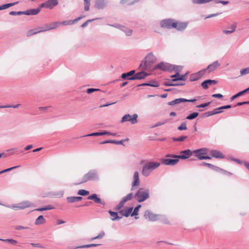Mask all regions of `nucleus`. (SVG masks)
Masks as SVG:
<instances>
[{"label":"nucleus","mask_w":249,"mask_h":249,"mask_svg":"<svg viewBox=\"0 0 249 249\" xmlns=\"http://www.w3.org/2000/svg\"><path fill=\"white\" fill-rule=\"evenodd\" d=\"M160 164V163L155 161H148L144 163L142 166V175L145 177H148L153 170L159 167Z\"/></svg>","instance_id":"obj_1"},{"label":"nucleus","mask_w":249,"mask_h":249,"mask_svg":"<svg viewBox=\"0 0 249 249\" xmlns=\"http://www.w3.org/2000/svg\"><path fill=\"white\" fill-rule=\"evenodd\" d=\"M156 61V57L153 53H149L145 56L144 60L140 64L139 67L142 70H149Z\"/></svg>","instance_id":"obj_2"},{"label":"nucleus","mask_w":249,"mask_h":249,"mask_svg":"<svg viewBox=\"0 0 249 249\" xmlns=\"http://www.w3.org/2000/svg\"><path fill=\"white\" fill-rule=\"evenodd\" d=\"M150 196L149 190L145 188H140L134 196L138 202H142L147 199Z\"/></svg>","instance_id":"obj_3"},{"label":"nucleus","mask_w":249,"mask_h":249,"mask_svg":"<svg viewBox=\"0 0 249 249\" xmlns=\"http://www.w3.org/2000/svg\"><path fill=\"white\" fill-rule=\"evenodd\" d=\"M99 179L98 172L95 169L90 170L84 175L80 183H83L89 180L97 181Z\"/></svg>","instance_id":"obj_4"},{"label":"nucleus","mask_w":249,"mask_h":249,"mask_svg":"<svg viewBox=\"0 0 249 249\" xmlns=\"http://www.w3.org/2000/svg\"><path fill=\"white\" fill-rule=\"evenodd\" d=\"M58 23L57 22H53L50 24H47L46 25L47 28L46 29H43V28H41V29L40 30H37L36 29H34L30 30L28 31L27 32V36H30L34 35H36L37 33L42 32H45L50 30L56 28H57Z\"/></svg>","instance_id":"obj_5"},{"label":"nucleus","mask_w":249,"mask_h":249,"mask_svg":"<svg viewBox=\"0 0 249 249\" xmlns=\"http://www.w3.org/2000/svg\"><path fill=\"white\" fill-rule=\"evenodd\" d=\"M177 155L173 154H168L166 155V157L172 158L174 159H164L161 160L162 164L166 165H174L177 164L179 161V158L175 157Z\"/></svg>","instance_id":"obj_6"},{"label":"nucleus","mask_w":249,"mask_h":249,"mask_svg":"<svg viewBox=\"0 0 249 249\" xmlns=\"http://www.w3.org/2000/svg\"><path fill=\"white\" fill-rule=\"evenodd\" d=\"M160 25L164 28L171 29L175 28L177 24L175 20L168 18L162 20L160 22Z\"/></svg>","instance_id":"obj_7"},{"label":"nucleus","mask_w":249,"mask_h":249,"mask_svg":"<svg viewBox=\"0 0 249 249\" xmlns=\"http://www.w3.org/2000/svg\"><path fill=\"white\" fill-rule=\"evenodd\" d=\"M33 205V204L30 203L28 201H24L21 202L17 204H13L12 205H10V207L9 208H12L14 210H23L25 208L31 207Z\"/></svg>","instance_id":"obj_8"},{"label":"nucleus","mask_w":249,"mask_h":249,"mask_svg":"<svg viewBox=\"0 0 249 249\" xmlns=\"http://www.w3.org/2000/svg\"><path fill=\"white\" fill-rule=\"evenodd\" d=\"M138 115L134 114L132 116L129 114H126L124 115L121 120V123H123L126 121H129L132 124H135L137 123Z\"/></svg>","instance_id":"obj_9"},{"label":"nucleus","mask_w":249,"mask_h":249,"mask_svg":"<svg viewBox=\"0 0 249 249\" xmlns=\"http://www.w3.org/2000/svg\"><path fill=\"white\" fill-rule=\"evenodd\" d=\"M58 4V0H48L40 4V7L52 9Z\"/></svg>","instance_id":"obj_10"},{"label":"nucleus","mask_w":249,"mask_h":249,"mask_svg":"<svg viewBox=\"0 0 249 249\" xmlns=\"http://www.w3.org/2000/svg\"><path fill=\"white\" fill-rule=\"evenodd\" d=\"M171 64L167 63L160 62L155 66L154 69H159L163 71H170Z\"/></svg>","instance_id":"obj_11"},{"label":"nucleus","mask_w":249,"mask_h":249,"mask_svg":"<svg viewBox=\"0 0 249 249\" xmlns=\"http://www.w3.org/2000/svg\"><path fill=\"white\" fill-rule=\"evenodd\" d=\"M180 155L175 156L182 160H185L190 157L193 155V151L190 149H186L180 152Z\"/></svg>","instance_id":"obj_12"},{"label":"nucleus","mask_w":249,"mask_h":249,"mask_svg":"<svg viewBox=\"0 0 249 249\" xmlns=\"http://www.w3.org/2000/svg\"><path fill=\"white\" fill-rule=\"evenodd\" d=\"M159 215L153 213L150 210H146L144 214L145 218L151 221H155L158 220Z\"/></svg>","instance_id":"obj_13"},{"label":"nucleus","mask_w":249,"mask_h":249,"mask_svg":"<svg viewBox=\"0 0 249 249\" xmlns=\"http://www.w3.org/2000/svg\"><path fill=\"white\" fill-rule=\"evenodd\" d=\"M206 71V69H203L196 73L191 74L190 75V81L193 82L198 80L203 75Z\"/></svg>","instance_id":"obj_14"},{"label":"nucleus","mask_w":249,"mask_h":249,"mask_svg":"<svg viewBox=\"0 0 249 249\" xmlns=\"http://www.w3.org/2000/svg\"><path fill=\"white\" fill-rule=\"evenodd\" d=\"M196 101V99L194 98L193 99H186L184 98H178L172 101L169 102L168 105L169 106H173L174 105L179 104L181 102H194Z\"/></svg>","instance_id":"obj_15"},{"label":"nucleus","mask_w":249,"mask_h":249,"mask_svg":"<svg viewBox=\"0 0 249 249\" xmlns=\"http://www.w3.org/2000/svg\"><path fill=\"white\" fill-rule=\"evenodd\" d=\"M107 0H95L94 6L98 9H103L107 6Z\"/></svg>","instance_id":"obj_16"},{"label":"nucleus","mask_w":249,"mask_h":249,"mask_svg":"<svg viewBox=\"0 0 249 249\" xmlns=\"http://www.w3.org/2000/svg\"><path fill=\"white\" fill-rule=\"evenodd\" d=\"M88 199L92 200L94 202L98 204H100L103 205V206H105L106 203L105 201L102 200L100 198H99L97 195L96 194H93L89 196L88 197Z\"/></svg>","instance_id":"obj_17"},{"label":"nucleus","mask_w":249,"mask_h":249,"mask_svg":"<svg viewBox=\"0 0 249 249\" xmlns=\"http://www.w3.org/2000/svg\"><path fill=\"white\" fill-rule=\"evenodd\" d=\"M207 149L206 148H200L193 151V154H195V156L200 160H202L200 159L201 157H203L207 154Z\"/></svg>","instance_id":"obj_18"},{"label":"nucleus","mask_w":249,"mask_h":249,"mask_svg":"<svg viewBox=\"0 0 249 249\" xmlns=\"http://www.w3.org/2000/svg\"><path fill=\"white\" fill-rule=\"evenodd\" d=\"M140 184V181L139 179V174L138 171H135L133 175V181L132 182V186L131 190H134L135 187L139 186Z\"/></svg>","instance_id":"obj_19"},{"label":"nucleus","mask_w":249,"mask_h":249,"mask_svg":"<svg viewBox=\"0 0 249 249\" xmlns=\"http://www.w3.org/2000/svg\"><path fill=\"white\" fill-rule=\"evenodd\" d=\"M149 75V73H147V72H144L143 71H142L135 74L134 76H132L130 78H131V79H133V80H141L144 79L146 76H148Z\"/></svg>","instance_id":"obj_20"},{"label":"nucleus","mask_w":249,"mask_h":249,"mask_svg":"<svg viewBox=\"0 0 249 249\" xmlns=\"http://www.w3.org/2000/svg\"><path fill=\"white\" fill-rule=\"evenodd\" d=\"M220 64L219 62L218 61H215L213 63L209 65L205 69H206V71L208 70V73H210L215 71L217 68L220 67Z\"/></svg>","instance_id":"obj_21"},{"label":"nucleus","mask_w":249,"mask_h":249,"mask_svg":"<svg viewBox=\"0 0 249 249\" xmlns=\"http://www.w3.org/2000/svg\"><path fill=\"white\" fill-rule=\"evenodd\" d=\"M40 5L36 9H31L24 11L25 15H36L39 13L40 11L41 8Z\"/></svg>","instance_id":"obj_22"},{"label":"nucleus","mask_w":249,"mask_h":249,"mask_svg":"<svg viewBox=\"0 0 249 249\" xmlns=\"http://www.w3.org/2000/svg\"><path fill=\"white\" fill-rule=\"evenodd\" d=\"M133 209V207H129L127 209H123L119 211V213L122 215V216L125 217H128L130 215H131V213Z\"/></svg>","instance_id":"obj_23"},{"label":"nucleus","mask_w":249,"mask_h":249,"mask_svg":"<svg viewBox=\"0 0 249 249\" xmlns=\"http://www.w3.org/2000/svg\"><path fill=\"white\" fill-rule=\"evenodd\" d=\"M128 139H125V140H122L121 141H117L115 140H107L103 142H100V144H105V143H114L116 144H124V142L127 141Z\"/></svg>","instance_id":"obj_24"},{"label":"nucleus","mask_w":249,"mask_h":249,"mask_svg":"<svg viewBox=\"0 0 249 249\" xmlns=\"http://www.w3.org/2000/svg\"><path fill=\"white\" fill-rule=\"evenodd\" d=\"M210 155L212 157H214L217 159H223L225 156L223 154L219 151L216 150H212L210 152Z\"/></svg>","instance_id":"obj_25"},{"label":"nucleus","mask_w":249,"mask_h":249,"mask_svg":"<svg viewBox=\"0 0 249 249\" xmlns=\"http://www.w3.org/2000/svg\"><path fill=\"white\" fill-rule=\"evenodd\" d=\"M216 83H217V81L215 80L208 79V80L204 81L201 83V86L202 87V88L204 89H206L208 88L209 85H211L212 84H216Z\"/></svg>","instance_id":"obj_26"},{"label":"nucleus","mask_w":249,"mask_h":249,"mask_svg":"<svg viewBox=\"0 0 249 249\" xmlns=\"http://www.w3.org/2000/svg\"><path fill=\"white\" fill-rule=\"evenodd\" d=\"M177 81H172V79H169L164 83V85L165 86H179L185 85V83H174Z\"/></svg>","instance_id":"obj_27"},{"label":"nucleus","mask_w":249,"mask_h":249,"mask_svg":"<svg viewBox=\"0 0 249 249\" xmlns=\"http://www.w3.org/2000/svg\"><path fill=\"white\" fill-rule=\"evenodd\" d=\"M176 24L177 26L175 28L180 31L185 30L188 25L187 22H176Z\"/></svg>","instance_id":"obj_28"},{"label":"nucleus","mask_w":249,"mask_h":249,"mask_svg":"<svg viewBox=\"0 0 249 249\" xmlns=\"http://www.w3.org/2000/svg\"><path fill=\"white\" fill-rule=\"evenodd\" d=\"M108 213L110 215V219L112 221L119 220L122 218V216H119L118 215V213L116 212H113L111 210L108 211Z\"/></svg>","instance_id":"obj_29"},{"label":"nucleus","mask_w":249,"mask_h":249,"mask_svg":"<svg viewBox=\"0 0 249 249\" xmlns=\"http://www.w3.org/2000/svg\"><path fill=\"white\" fill-rule=\"evenodd\" d=\"M222 110H219L218 108H216L214 109L213 111H209L206 112H205L203 114V116L206 117H208L216 114L220 113L222 112Z\"/></svg>","instance_id":"obj_30"},{"label":"nucleus","mask_w":249,"mask_h":249,"mask_svg":"<svg viewBox=\"0 0 249 249\" xmlns=\"http://www.w3.org/2000/svg\"><path fill=\"white\" fill-rule=\"evenodd\" d=\"M82 198L81 196H69L67 198V200L69 203H72L80 201Z\"/></svg>","instance_id":"obj_31"},{"label":"nucleus","mask_w":249,"mask_h":249,"mask_svg":"<svg viewBox=\"0 0 249 249\" xmlns=\"http://www.w3.org/2000/svg\"><path fill=\"white\" fill-rule=\"evenodd\" d=\"M78 21H79V19H74V20H65L62 22H60V23L57 22L58 24H57V27L58 26L59 24H62L63 25H72L73 24L76 23Z\"/></svg>","instance_id":"obj_32"},{"label":"nucleus","mask_w":249,"mask_h":249,"mask_svg":"<svg viewBox=\"0 0 249 249\" xmlns=\"http://www.w3.org/2000/svg\"><path fill=\"white\" fill-rule=\"evenodd\" d=\"M182 67L180 66L174 65L171 64L170 71H174L176 73H178L182 71Z\"/></svg>","instance_id":"obj_33"},{"label":"nucleus","mask_w":249,"mask_h":249,"mask_svg":"<svg viewBox=\"0 0 249 249\" xmlns=\"http://www.w3.org/2000/svg\"><path fill=\"white\" fill-rule=\"evenodd\" d=\"M45 223V219L43 215L39 216L35 221V224L36 225H39L43 224Z\"/></svg>","instance_id":"obj_34"},{"label":"nucleus","mask_w":249,"mask_h":249,"mask_svg":"<svg viewBox=\"0 0 249 249\" xmlns=\"http://www.w3.org/2000/svg\"><path fill=\"white\" fill-rule=\"evenodd\" d=\"M213 0H192V2L195 4H202L213 1Z\"/></svg>","instance_id":"obj_35"},{"label":"nucleus","mask_w":249,"mask_h":249,"mask_svg":"<svg viewBox=\"0 0 249 249\" xmlns=\"http://www.w3.org/2000/svg\"><path fill=\"white\" fill-rule=\"evenodd\" d=\"M141 207V205H138L137 207H136L134 211L132 213H131V216H135V219H137L139 217L136 216L137 215H138V211L139 210V209Z\"/></svg>","instance_id":"obj_36"},{"label":"nucleus","mask_w":249,"mask_h":249,"mask_svg":"<svg viewBox=\"0 0 249 249\" xmlns=\"http://www.w3.org/2000/svg\"><path fill=\"white\" fill-rule=\"evenodd\" d=\"M134 196V195L132 193H130L127 195L126 196H124L122 198V200L125 203L126 201L130 200Z\"/></svg>","instance_id":"obj_37"},{"label":"nucleus","mask_w":249,"mask_h":249,"mask_svg":"<svg viewBox=\"0 0 249 249\" xmlns=\"http://www.w3.org/2000/svg\"><path fill=\"white\" fill-rule=\"evenodd\" d=\"M121 77L123 80H133V79L130 78L131 77V76L130 75L128 72L122 73Z\"/></svg>","instance_id":"obj_38"},{"label":"nucleus","mask_w":249,"mask_h":249,"mask_svg":"<svg viewBox=\"0 0 249 249\" xmlns=\"http://www.w3.org/2000/svg\"><path fill=\"white\" fill-rule=\"evenodd\" d=\"M18 2L17 1V2H13V3H9L5 4L4 5L0 6L1 9V10L7 9L11 6H14V5L18 4Z\"/></svg>","instance_id":"obj_39"},{"label":"nucleus","mask_w":249,"mask_h":249,"mask_svg":"<svg viewBox=\"0 0 249 249\" xmlns=\"http://www.w3.org/2000/svg\"><path fill=\"white\" fill-rule=\"evenodd\" d=\"M187 73L182 75L179 74V77L176 79H172V81H185L187 79Z\"/></svg>","instance_id":"obj_40"},{"label":"nucleus","mask_w":249,"mask_h":249,"mask_svg":"<svg viewBox=\"0 0 249 249\" xmlns=\"http://www.w3.org/2000/svg\"><path fill=\"white\" fill-rule=\"evenodd\" d=\"M77 194L82 196H86L89 194V192L86 190L81 189L78 190Z\"/></svg>","instance_id":"obj_41"},{"label":"nucleus","mask_w":249,"mask_h":249,"mask_svg":"<svg viewBox=\"0 0 249 249\" xmlns=\"http://www.w3.org/2000/svg\"><path fill=\"white\" fill-rule=\"evenodd\" d=\"M125 203L121 200L118 205H117L114 208V210L116 211H120L124 207Z\"/></svg>","instance_id":"obj_42"},{"label":"nucleus","mask_w":249,"mask_h":249,"mask_svg":"<svg viewBox=\"0 0 249 249\" xmlns=\"http://www.w3.org/2000/svg\"><path fill=\"white\" fill-rule=\"evenodd\" d=\"M187 136H182L178 138L173 137L172 138V140L174 142H183L186 139H187Z\"/></svg>","instance_id":"obj_43"},{"label":"nucleus","mask_w":249,"mask_h":249,"mask_svg":"<svg viewBox=\"0 0 249 249\" xmlns=\"http://www.w3.org/2000/svg\"><path fill=\"white\" fill-rule=\"evenodd\" d=\"M246 91H245V89L242 90V91H241L240 92H239L238 93H237V94H235L234 95L232 96L231 98V101L233 100L234 99H235V98H237L238 97H239L242 95H243L244 94L246 93Z\"/></svg>","instance_id":"obj_44"},{"label":"nucleus","mask_w":249,"mask_h":249,"mask_svg":"<svg viewBox=\"0 0 249 249\" xmlns=\"http://www.w3.org/2000/svg\"><path fill=\"white\" fill-rule=\"evenodd\" d=\"M0 240L4 241L5 242L9 243L14 245H16L18 243L17 240H15L13 239H0Z\"/></svg>","instance_id":"obj_45"},{"label":"nucleus","mask_w":249,"mask_h":249,"mask_svg":"<svg viewBox=\"0 0 249 249\" xmlns=\"http://www.w3.org/2000/svg\"><path fill=\"white\" fill-rule=\"evenodd\" d=\"M105 133H103V132H94L89 134H88L85 136H82V137H90V136H99L104 135Z\"/></svg>","instance_id":"obj_46"},{"label":"nucleus","mask_w":249,"mask_h":249,"mask_svg":"<svg viewBox=\"0 0 249 249\" xmlns=\"http://www.w3.org/2000/svg\"><path fill=\"white\" fill-rule=\"evenodd\" d=\"M90 0H84L85 11H88L89 10Z\"/></svg>","instance_id":"obj_47"},{"label":"nucleus","mask_w":249,"mask_h":249,"mask_svg":"<svg viewBox=\"0 0 249 249\" xmlns=\"http://www.w3.org/2000/svg\"><path fill=\"white\" fill-rule=\"evenodd\" d=\"M198 115V113L197 112H193L188 116H187L186 119L188 120H193L196 118Z\"/></svg>","instance_id":"obj_48"},{"label":"nucleus","mask_w":249,"mask_h":249,"mask_svg":"<svg viewBox=\"0 0 249 249\" xmlns=\"http://www.w3.org/2000/svg\"><path fill=\"white\" fill-rule=\"evenodd\" d=\"M101 244H88V245H82L80 246V247L81 248H88L90 247H95L99 246H100Z\"/></svg>","instance_id":"obj_49"},{"label":"nucleus","mask_w":249,"mask_h":249,"mask_svg":"<svg viewBox=\"0 0 249 249\" xmlns=\"http://www.w3.org/2000/svg\"><path fill=\"white\" fill-rule=\"evenodd\" d=\"M19 166H20L19 165H17L16 166H13L11 168H9L6 169L5 170H2V171H0V174L10 171L14 169H16V168L19 167Z\"/></svg>","instance_id":"obj_50"},{"label":"nucleus","mask_w":249,"mask_h":249,"mask_svg":"<svg viewBox=\"0 0 249 249\" xmlns=\"http://www.w3.org/2000/svg\"><path fill=\"white\" fill-rule=\"evenodd\" d=\"M122 30L125 33L127 36H130L132 35V30L131 29H128L124 27V28H122Z\"/></svg>","instance_id":"obj_51"},{"label":"nucleus","mask_w":249,"mask_h":249,"mask_svg":"<svg viewBox=\"0 0 249 249\" xmlns=\"http://www.w3.org/2000/svg\"><path fill=\"white\" fill-rule=\"evenodd\" d=\"M9 15H12V16L21 15H25V13H24V11H18V12L11 11L9 13Z\"/></svg>","instance_id":"obj_52"},{"label":"nucleus","mask_w":249,"mask_h":249,"mask_svg":"<svg viewBox=\"0 0 249 249\" xmlns=\"http://www.w3.org/2000/svg\"><path fill=\"white\" fill-rule=\"evenodd\" d=\"M98 18H93V19H89V20H87L85 22H84V23H83L81 25V27L82 28H85L86 27L89 23V22H91L93 21H94L95 20H97L98 19Z\"/></svg>","instance_id":"obj_53"},{"label":"nucleus","mask_w":249,"mask_h":249,"mask_svg":"<svg viewBox=\"0 0 249 249\" xmlns=\"http://www.w3.org/2000/svg\"><path fill=\"white\" fill-rule=\"evenodd\" d=\"M249 73V67L242 69L240 70L241 75H245Z\"/></svg>","instance_id":"obj_54"},{"label":"nucleus","mask_w":249,"mask_h":249,"mask_svg":"<svg viewBox=\"0 0 249 249\" xmlns=\"http://www.w3.org/2000/svg\"><path fill=\"white\" fill-rule=\"evenodd\" d=\"M20 106V104H17L16 105H5V106H0V107L1 108H10L12 107L14 108H18Z\"/></svg>","instance_id":"obj_55"},{"label":"nucleus","mask_w":249,"mask_h":249,"mask_svg":"<svg viewBox=\"0 0 249 249\" xmlns=\"http://www.w3.org/2000/svg\"><path fill=\"white\" fill-rule=\"evenodd\" d=\"M178 130H183L187 129L186 123L185 122H183L180 125H179L178 127Z\"/></svg>","instance_id":"obj_56"},{"label":"nucleus","mask_w":249,"mask_h":249,"mask_svg":"<svg viewBox=\"0 0 249 249\" xmlns=\"http://www.w3.org/2000/svg\"><path fill=\"white\" fill-rule=\"evenodd\" d=\"M215 3H221L223 5L228 4L229 3V1H225L222 0H213V1Z\"/></svg>","instance_id":"obj_57"},{"label":"nucleus","mask_w":249,"mask_h":249,"mask_svg":"<svg viewBox=\"0 0 249 249\" xmlns=\"http://www.w3.org/2000/svg\"><path fill=\"white\" fill-rule=\"evenodd\" d=\"M211 102H209L208 103H204V104H201L200 105L196 106V107H197V108H204V107H207L208 106H209L211 104Z\"/></svg>","instance_id":"obj_58"},{"label":"nucleus","mask_w":249,"mask_h":249,"mask_svg":"<svg viewBox=\"0 0 249 249\" xmlns=\"http://www.w3.org/2000/svg\"><path fill=\"white\" fill-rule=\"evenodd\" d=\"M99 90H100V89H99L89 88V89H87V92L89 94H90L94 91H99Z\"/></svg>","instance_id":"obj_59"},{"label":"nucleus","mask_w":249,"mask_h":249,"mask_svg":"<svg viewBox=\"0 0 249 249\" xmlns=\"http://www.w3.org/2000/svg\"><path fill=\"white\" fill-rule=\"evenodd\" d=\"M168 120H165L163 121L162 122H158V123H157V124H155L154 127H157V126H160V125H161L162 124H166L168 122Z\"/></svg>","instance_id":"obj_60"},{"label":"nucleus","mask_w":249,"mask_h":249,"mask_svg":"<svg viewBox=\"0 0 249 249\" xmlns=\"http://www.w3.org/2000/svg\"><path fill=\"white\" fill-rule=\"evenodd\" d=\"M149 84L152 85H149L148 86H151L153 87H158L159 86V83L155 81H152L151 83H149Z\"/></svg>","instance_id":"obj_61"},{"label":"nucleus","mask_w":249,"mask_h":249,"mask_svg":"<svg viewBox=\"0 0 249 249\" xmlns=\"http://www.w3.org/2000/svg\"><path fill=\"white\" fill-rule=\"evenodd\" d=\"M211 169H212L214 171H215L216 172H222V170H223L222 169H221L219 167L216 166L215 165H213Z\"/></svg>","instance_id":"obj_62"},{"label":"nucleus","mask_w":249,"mask_h":249,"mask_svg":"<svg viewBox=\"0 0 249 249\" xmlns=\"http://www.w3.org/2000/svg\"><path fill=\"white\" fill-rule=\"evenodd\" d=\"M200 166H207L208 167V168L211 169L212 167V166H213V164H210V163H207L206 162H202L200 164Z\"/></svg>","instance_id":"obj_63"},{"label":"nucleus","mask_w":249,"mask_h":249,"mask_svg":"<svg viewBox=\"0 0 249 249\" xmlns=\"http://www.w3.org/2000/svg\"><path fill=\"white\" fill-rule=\"evenodd\" d=\"M105 233L104 231H101L98 235L96 236L97 239H102L105 235Z\"/></svg>","instance_id":"obj_64"}]
</instances>
